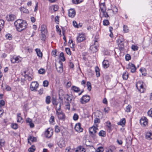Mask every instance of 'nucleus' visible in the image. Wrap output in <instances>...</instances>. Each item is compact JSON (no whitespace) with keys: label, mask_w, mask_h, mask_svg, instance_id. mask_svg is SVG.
Segmentation results:
<instances>
[{"label":"nucleus","mask_w":152,"mask_h":152,"mask_svg":"<svg viewBox=\"0 0 152 152\" xmlns=\"http://www.w3.org/2000/svg\"><path fill=\"white\" fill-rule=\"evenodd\" d=\"M100 9L101 12H104L106 10V7L104 3H102L99 5Z\"/></svg>","instance_id":"21"},{"label":"nucleus","mask_w":152,"mask_h":152,"mask_svg":"<svg viewBox=\"0 0 152 152\" xmlns=\"http://www.w3.org/2000/svg\"><path fill=\"white\" fill-rule=\"evenodd\" d=\"M100 119L99 118H96L94 120V123H99L100 122Z\"/></svg>","instance_id":"61"},{"label":"nucleus","mask_w":152,"mask_h":152,"mask_svg":"<svg viewBox=\"0 0 152 152\" xmlns=\"http://www.w3.org/2000/svg\"><path fill=\"white\" fill-rule=\"evenodd\" d=\"M35 150V147L34 145H32L31 147L28 149L29 152H33Z\"/></svg>","instance_id":"42"},{"label":"nucleus","mask_w":152,"mask_h":152,"mask_svg":"<svg viewBox=\"0 0 152 152\" xmlns=\"http://www.w3.org/2000/svg\"><path fill=\"white\" fill-rule=\"evenodd\" d=\"M85 37L83 34H79L77 37V42H80L85 40Z\"/></svg>","instance_id":"10"},{"label":"nucleus","mask_w":152,"mask_h":152,"mask_svg":"<svg viewBox=\"0 0 152 152\" xmlns=\"http://www.w3.org/2000/svg\"><path fill=\"white\" fill-rule=\"evenodd\" d=\"M96 43H98L96 40H95L94 42V45L91 46L90 48V50L93 53L96 52L98 50L97 45Z\"/></svg>","instance_id":"8"},{"label":"nucleus","mask_w":152,"mask_h":152,"mask_svg":"<svg viewBox=\"0 0 152 152\" xmlns=\"http://www.w3.org/2000/svg\"><path fill=\"white\" fill-rule=\"evenodd\" d=\"M136 87L140 92L142 93L144 92V88L143 87V82L142 81H138L136 84Z\"/></svg>","instance_id":"3"},{"label":"nucleus","mask_w":152,"mask_h":152,"mask_svg":"<svg viewBox=\"0 0 152 152\" xmlns=\"http://www.w3.org/2000/svg\"><path fill=\"white\" fill-rule=\"evenodd\" d=\"M132 108L131 106L129 105L126 106V111L127 112H129L130 111L131 109Z\"/></svg>","instance_id":"46"},{"label":"nucleus","mask_w":152,"mask_h":152,"mask_svg":"<svg viewBox=\"0 0 152 152\" xmlns=\"http://www.w3.org/2000/svg\"><path fill=\"white\" fill-rule=\"evenodd\" d=\"M31 141L32 142H35L36 141V138L35 137H32L31 136H30L28 139V142L31 144L30 141Z\"/></svg>","instance_id":"22"},{"label":"nucleus","mask_w":152,"mask_h":152,"mask_svg":"<svg viewBox=\"0 0 152 152\" xmlns=\"http://www.w3.org/2000/svg\"><path fill=\"white\" fill-rule=\"evenodd\" d=\"M5 37L7 39L11 40L12 39V36L10 34H8L6 35Z\"/></svg>","instance_id":"44"},{"label":"nucleus","mask_w":152,"mask_h":152,"mask_svg":"<svg viewBox=\"0 0 152 152\" xmlns=\"http://www.w3.org/2000/svg\"><path fill=\"white\" fill-rule=\"evenodd\" d=\"M63 67H56V69L58 72L61 73L63 70Z\"/></svg>","instance_id":"41"},{"label":"nucleus","mask_w":152,"mask_h":152,"mask_svg":"<svg viewBox=\"0 0 152 152\" xmlns=\"http://www.w3.org/2000/svg\"><path fill=\"white\" fill-rule=\"evenodd\" d=\"M81 124L80 123H77L75 125V129L78 132H82L83 131V129L81 127Z\"/></svg>","instance_id":"14"},{"label":"nucleus","mask_w":152,"mask_h":152,"mask_svg":"<svg viewBox=\"0 0 152 152\" xmlns=\"http://www.w3.org/2000/svg\"><path fill=\"white\" fill-rule=\"evenodd\" d=\"M87 89L89 91H90L91 90V84L90 82L88 81L87 82Z\"/></svg>","instance_id":"39"},{"label":"nucleus","mask_w":152,"mask_h":152,"mask_svg":"<svg viewBox=\"0 0 152 152\" xmlns=\"http://www.w3.org/2000/svg\"><path fill=\"white\" fill-rule=\"evenodd\" d=\"M78 118V115L77 114H75L73 116V119L75 121L77 120Z\"/></svg>","instance_id":"54"},{"label":"nucleus","mask_w":152,"mask_h":152,"mask_svg":"<svg viewBox=\"0 0 152 152\" xmlns=\"http://www.w3.org/2000/svg\"><path fill=\"white\" fill-rule=\"evenodd\" d=\"M140 71L142 73V74L144 75H145L146 74V71L144 67H142L140 69Z\"/></svg>","instance_id":"31"},{"label":"nucleus","mask_w":152,"mask_h":152,"mask_svg":"<svg viewBox=\"0 0 152 152\" xmlns=\"http://www.w3.org/2000/svg\"><path fill=\"white\" fill-rule=\"evenodd\" d=\"M55 131L57 133L59 132L60 130L59 127L58 126H55Z\"/></svg>","instance_id":"56"},{"label":"nucleus","mask_w":152,"mask_h":152,"mask_svg":"<svg viewBox=\"0 0 152 152\" xmlns=\"http://www.w3.org/2000/svg\"><path fill=\"white\" fill-rule=\"evenodd\" d=\"M51 8L55 11H56L58 10L59 7L57 5H55L52 6Z\"/></svg>","instance_id":"43"},{"label":"nucleus","mask_w":152,"mask_h":152,"mask_svg":"<svg viewBox=\"0 0 152 152\" xmlns=\"http://www.w3.org/2000/svg\"><path fill=\"white\" fill-rule=\"evenodd\" d=\"M4 24V21L3 20H0V31L3 28Z\"/></svg>","instance_id":"34"},{"label":"nucleus","mask_w":152,"mask_h":152,"mask_svg":"<svg viewBox=\"0 0 152 152\" xmlns=\"http://www.w3.org/2000/svg\"><path fill=\"white\" fill-rule=\"evenodd\" d=\"M73 26L76 28H78L79 27V26H78V24L75 21H74L73 22Z\"/></svg>","instance_id":"59"},{"label":"nucleus","mask_w":152,"mask_h":152,"mask_svg":"<svg viewBox=\"0 0 152 152\" xmlns=\"http://www.w3.org/2000/svg\"><path fill=\"white\" fill-rule=\"evenodd\" d=\"M110 23L108 20L105 19L103 21V24L104 26H108L109 25Z\"/></svg>","instance_id":"45"},{"label":"nucleus","mask_w":152,"mask_h":152,"mask_svg":"<svg viewBox=\"0 0 152 152\" xmlns=\"http://www.w3.org/2000/svg\"><path fill=\"white\" fill-rule=\"evenodd\" d=\"M45 102L47 104H49L50 102V96H48L46 97Z\"/></svg>","instance_id":"38"},{"label":"nucleus","mask_w":152,"mask_h":152,"mask_svg":"<svg viewBox=\"0 0 152 152\" xmlns=\"http://www.w3.org/2000/svg\"><path fill=\"white\" fill-rule=\"evenodd\" d=\"M59 58L60 59V61H59L58 62H56V66L57 63L59 64L60 65V66H63V64L61 61H64L65 60V58L64 56V54L63 53L61 52L60 53Z\"/></svg>","instance_id":"7"},{"label":"nucleus","mask_w":152,"mask_h":152,"mask_svg":"<svg viewBox=\"0 0 152 152\" xmlns=\"http://www.w3.org/2000/svg\"><path fill=\"white\" fill-rule=\"evenodd\" d=\"M52 102L53 104L54 105H55L57 106V105L58 104V103H57L56 102V99L53 97V98Z\"/></svg>","instance_id":"47"},{"label":"nucleus","mask_w":152,"mask_h":152,"mask_svg":"<svg viewBox=\"0 0 152 152\" xmlns=\"http://www.w3.org/2000/svg\"><path fill=\"white\" fill-rule=\"evenodd\" d=\"M72 89L73 90L74 92H78L80 91V89L79 88L75 86H72Z\"/></svg>","instance_id":"30"},{"label":"nucleus","mask_w":152,"mask_h":152,"mask_svg":"<svg viewBox=\"0 0 152 152\" xmlns=\"http://www.w3.org/2000/svg\"><path fill=\"white\" fill-rule=\"evenodd\" d=\"M11 127L15 129H17L18 128V126L16 124H13L11 125Z\"/></svg>","instance_id":"50"},{"label":"nucleus","mask_w":152,"mask_h":152,"mask_svg":"<svg viewBox=\"0 0 152 152\" xmlns=\"http://www.w3.org/2000/svg\"><path fill=\"white\" fill-rule=\"evenodd\" d=\"M147 113L148 115L152 117V108H151L150 110Z\"/></svg>","instance_id":"58"},{"label":"nucleus","mask_w":152,"mask_h":152,"mask_svg":"<svg viewBox=\"0 0 152 152\" xmlns=\"http://www.w3.org/2000/svg\"><path fill=\"white\" fill-rule=\"evenodd\" d=\"M140 123L141 125L146 126L148 124V120L147 118L145 117H144L143 118H142L140 120Z\"/></svg>","instance_id":"19"},{"label":"nucleus","mask_w":152,"mask_h":152,"mask_svg":"<svg viewBox=\"0 0 152 152\" xmlns=\"http://www.w3.org/2000/svg\"><path fill=\"white\" fill-rule=\"evenodd\" d=\"M14 25L17 31L21 32L26 28L27 23L26 21L21 19H18L15 21Z\"/></svg>","instance_id":"1"},{"label":"nucleus","mask_w":152,"mask_h":152,"mask_svg":"<svg viewBox=\"0 0 152 152\" xmlns=\"http://www.w3.org/2000/svg\"><path fill=\"white\" fill-rule=\"evenodd\" d=\"M41 34L42 37L44 38L45 37V34H47V30L46 26L45 25H43L41 26Z\"/></svg>","instance_id":"12"},{"label":"nucleus","mask_w":152,"mask_h":152,"mask_svg":"<svg viewBox=\"0 0 152 152\" xmlns=\"http://www.w3.org/2000/svg\"><path fill=\"white\" fill-rule=\"evenodd\" d=\"M57 51L56 50H55L54 51L53 50L52 52V54L53 56L55 57L56 55Z\"/></svg>","instance_id":"64"},{"label":"nucleus","mask_w":152,"mask_h":152,"mask_svg":"<svg viewBox=\"0 0 152 152\" xmlns=\"http://www.w3.org/2000/svg\"><path fill=\"white\" fill-rule=\"evenodd\" d=\"M38 86L39 84L37 82H32L30 85V89L31 91H36Z\"/></svg>","instance_id":"4"},{"label":"nucleus","mask_w":152,"mask_h":152,"mask_svg":"<svg viewBox=\"0 0 152 152\" xmlns=\"http://www.w3.org/2000/svg\"><path fill=\"white\" fill-rule=\"evenodd\" d=\"M83 0H72L73 3L75 4H79L83 1Z\"/></svg>","instance_id":"40"},{"label":"nucleus","mask_w":152,"mask_h":152,"mask_svg":"<svg viewBox=\"0 0 152 152\" xmlns=\"http://www.w3.org/2000/svg\"><path fill=\"white\" fill-rule=\"evenodd\" d=\"M16 18L15 15L12 14H10L7 15L6 17V20L8 22L13 21Z\"/></svg>","instance_id":"6"},{"label":"nucleus","mask_w":152,"mask_h":152,"mask_svg":"<svg viewBox=\"0 0 152 152\" xmlns=\"http://www.w3.org/2000/svg\"><path fill=\"white\" fill-rule=\"evenodd\" d=\"M5 89L7 91H11V88L10 86L7 85H6Z\"/></svg>","instance_id":"63"},{"label":"nucleus","mask_w":152,"mask_h":152,"mask_svg":"<svg viewBox=\"0 0 152 152\" xmlns=\"http://www.w3.org/2000/svg\"><path fill=\"white\" fill-rule=\"evenodd\" d=\"M115 149V148L114 146H112L106 148V152H113Z\"/></svg>","instance_id":"24"},{"label":"nucleus","mask_w":152,"mask_h":152,"mask_svg":"<svg viewBox=\"0 0 152 152\" xmlns=\"http://www.w3.org/2000/svg\"><path fill=\"white\" fill-rule=\"evenodd\" d=\"M56 114L59 119L63 120L65 119V114L62 112H58L57 111H56Z\"/></svg>","instance_id":"15"},{"label":"nucleus","mask_w":152,"mask_h":152,"mask_svg":"<svg viewBox=\"0 0 152 152\" xmlns=\"http://www.w3.org/2000/svg\"><path fill=\"white\" fill-rule=\"evenodd\" d=\"M57 144L59 147L61 148L64 147L65 146L64 141L62 139H61L58 142Z\"/></svg>","instance_id":"18"},{"label":"nucleus","mask_w":152,"mask_h":152,"mask_svg":"<svg viewBox=\"0 0 152 152\" xmlns=\"http://www.w3.org/2000/svg\"><path fill=\"white\" fill-rule=\"evenodd\" d=\"M21 60V58L20 56H13L11 59V61L12 62L14 63H18L20 62Z\"/></svg>","instance_id":"9"},{"label":"nucleus","mask_w":152,"mask_h":152,"mask_svg":"<svg viewBox=\"0 0 152 152\" xmlns=\"http://www.w3.org/2000/svg\"><path fill=\"white\" fill-rule=\"evenodd\" d=\"M35 51L37 53V55L39 57H42V53L40 49L39 48L35 49Z\"/></svg>","instance_id":"23"},{"label":"nucleus","mask_w":152,"mask_h":152,"mask_svg":"<svg viewBox=\"0 0 152 152\" xmlns=\"http://www.w3.org/2000/svg\"><path fill=\"white\" fill-rule=\"evenodd\" d=\"M131 58V56L129 54H127L125 56L126 60L127 61H129Z\"/></svg>","instance_id":"55"},{"label":"nucleus","mask_w":152,"mask_h":152,"mask_svg":"<svg viewBox=\"0 0 152 152\" xmlns=\"http://www.w3.org/2000/svg\"><path fill=\"white\" fill-rule=\"evenodd\" d=\"M59 16H57L55 17V21L56 23L58 24L59 22Z\"/></svg>","instance_id":"57"},{"label":"nucleus","mask_w":152,"mask_h":152,"mask_svg":"<svg viewBox=\"0 0 152 152\" xmlns=\"http://www.w3.org/2000/svg\"><path fill=\"white\" fill-rule=\"evenodd\" d=\"M25 78L26 79H27L29 81H31V80L33 78V77L32 75H23Z\"/></svg>","instance_id":"25"},{"label":"nucleus","mask_w":152,"mask_h":152,"mask_svg":"<svg viewBox=\"0 0 152 152\" xmlns=\"http://www.w3.org/2000/svg\"><path fill=\"white\" fill-rule=\"evenodd\" d=\"M106 126L109 129H111V124L110 121H107L106 122Z\"/></svg>","instance_id":"48"},{"label":"nucleus","mask_w":152,"mask_h":152,"mask_svg":"<svg viewBox=\"0 0 152 152\" xmlns=\"http://www.w3.org/2000/svg\"><path fill=\"white\" fill-rule=\"evenodd\" d=\"M65 50L67 54L69 55H70L71 54V51L69 48H66Z\"/></svg>","instance_id":"60"},{"label":"nucleus","mask_w":152,"mask_h":152,"mask_svg":"<svg viewBox=\"0 0 152 152\" xmlns=\"http://www.w3.org/2000/svg\"><path fill=\"white\" fill-rule=\"evenodd\" d=\"M103 151L104 149L102 147H99L96 150L97 152H102Z\"/></svg>","instance_id":"49"},{"label":"nucleus","mask_w":152,"mask_h":152,"mask_svg":"<svg viewBox=\"0 0 152 152\" xmlns=\"http://www.w3.org/2000/svg\"><path fill=\"white\" fill-rule=\"evenodd\" d=\"M124 31L125 32H127L129 31L128 27L127 26L124 25L123 26Z\"/></svg>","instance_id":"53"},{"label":"nucleus","mask_w":152,"mask_h":152,"mask_svg":"<svg viewBox=\"0 0 152 152\" xmlns=\"http://www.w3.org/2000/svg\"><path fill=\"white\" fill-rule=\"evenodd\" d=\"M99 135L100 136L105 137L106 136V132L103 130H101L99 132Z\"/></svg>","instance_id":"32"},{"label":"nucleus","mask_w":152,"mask_h":152,"mask_svg":"<svg viewBox=\"0 0 152 152\" xmlns=\"http://www.w3.org/2000/svg\"><path fill=\"white\" fill-rule=\"evenodd\" d=\"M102 65L104 66H109V61L107 60H104L102 62Z\"/></svg>","instance_id":"29"},{"label":"nucleus","mask_w":152,"mask_h":152,"mask_svg":"<svg viewBox=\"0 0 152 152\" xmlns=\"http://www.w3.org/2000/svg\"><path fill=\"white\" fill-rule=\"evenodd\" d=\"M53 130L51 129H48L45 132V137L47 138L50 137L53 135Z\"/></svg>","instance_id":"11"},{"label":"nucleus","mask_w":152,"mask_h":152,"mask_svg":"<svg viewBox=\"0 0 152 152\" xmlns=\"http://www.w3.org/2000/svg\"><path fill=\"white\" fill-rule=\"evenodd\" d=\"M38 72L39 74H44L45 72V70L43 68H41L38 70Z\"/></svg>","instance_id":"36"},{"label":"nucleus","mask_w":152,"mask_h":152,"mask_svg":"<svg viewBox=\"0 0 152 152\" xmlns=\"http://www.w3.org/2000/svg\"><path fill=\"white\" fill-rule=\"evenodd\" d=\"M90 97L89 95H86L83 96L80 99V103L85 104L88 102L90 100Z\"/></svg>","instance_id":"5"},{"label":"nucleus","mask_w":152,"mask_h":152,"mask_svg":"<svg viewBox=\"0 0 152 152\" xmlns=\"http://www.w3.org/2000/svg\"><path fill=\"white\" fill-rule=\"evenodd\" d=\"M48 85V82L47 80H45L43 82V86L44 87H47Z\"/></svg>","instance_id":"52"},{"label":"nucleus","mask_w":152,"mask_h":152,"mask_svg":"<svg viewBox=\"0 0 152 152\" xmlns=\"http://www.w3.org/2000/svg\"><path fill=\"white\" fill-rule=\"evenodd\" d=\"M23 72L24 75H32L33 74L32 70L31 69H28V68L25 70Z\"/></svg>","instance_id":"20"},{"label":"nucleus","mask_w":152,"mask_h":152,"mask_svg":"<svg viewBox=\"0 0 152 152\" xmlns=\"http://www.w3.org/2000/svg\"><path fill=\"white\" fill-rule=\"evenodd\" d=\"M5 104L4 101L3 100H1L0 101V106L1 107L4 106Z\"/></svg>","instance_id":"62"},{"label":"nucleus","mask_w":152,"mask_h":152,"mask_svg":"<svg viewBox=\"0 0 152 152\" xmlns=\"http://www.w3.org/2000/svg\"><path fill=\"white\" fill-rule=\"evenodd\" d=\"M146 138L148 140L152 139V133L151 132H147L146 134Z\"/></svg>","instance_id":"28"},{"label":"nucleus","mask_w":152,"mask_h":152,"mask_svg":"<svg viewBox=\"0 0 152 152\" xmlns=\"http://www.w3.org/2000/svg\"><path fill=\"white\" fill-rule=\"evenodd\" d=\"M132 49L134 51L137 50L138 48V47L134 45H132Z\"/></svg>","instance_id":"51"},{"label":"nucleus","mask_w":152,"mask_h":152,"mask_svg":"<svg viewBox=\"0 0 152 152\" xmlns=\"http://www.w3.org/2000/svg\"><path fill=\"white\" fill-rule=\"evenodd\" d=\"M95 72L96 73V75L97 77L100 76V69L99 67H95Z\"/></svg>","instance_id":"27"},{"label":"nucleus","mask_w":152,"mask_h":152,"mask_svg":"<svg viewBox=\"0 0 152 152\" xmlns=\"http://www.w3.org/2000/svg\"><path fill=\"white\" fill-rule=\"evenodd\" d=\"M75 11L74 9H71L69 10L68 15L69 17L73 18L75 16Z\"/></svg>","instance_id":"16"},{"label":"nucleus","mask_w":152,"mask_h":152,"mask_svg":"<svg viewBox=\"0 0 152 152\" xmlns=\"http://www.w3.org/2000/svg\"><path fill=\"white\" fill-rule=\"evenodd\" d=\"M97 129V127L94 126H92L89 129V132L91 134H94L96 133Z\"/></svg>","instance_id":"17"},{"label":"nucleus","mask_w":152,"mask_h":152,"mask_svg":"<svg viewBox=\"0 0 152 152\" xmlns=\"http://www.w3.org/2000/svg\"><path fill=\"white\" fill-rule=\"evenodd\" d=\"M126 120L125 118H123L118 123V125H120L124 126L125 124Z\"/></svg>","instance_id":"26"},{"label":"nucleus","mask_w":152,"mask_h":152,"mask_svg":"<svg viewBox=\"0 0 152 152\" xmlns=\"http://www.w3.org/2000/svg\"><path fill=\"white\" fill-rule=\"evenodd\" d=\"M20 10L21 12H22L23 13H28L29 11L27 9H26L25 8L23 7H21Z\"/></svg>","instance_id":"37"},{"label":"nucleus","mask_w":152,"mask_h":152,"mask_svg":"<svg viewBox=\"0 0 152 152\" xmlns=\"http://www.w3.org/2000/svg\"><path fill=\"white\" fill-rule=\"evenodd\" d=\"M64 99L68 101L66 106L67 107L69 106V103L71 102L72 101V98L71 97V96L69 95L66 94L65 96L64 97ZM67 108H68V107H67Z\"/></svg>","instance_id":"13"},{"label":"nucleus","mask_w":152,"mask_h":152,"mask_svg":"<svg viewBox=\"0 0 152 152\" xmlns=\"http://www.w3.org/2000/svg\"><path fill=\"white\" fill-rule=\"evenodd\" d=\"M120 50H123L124 47V39L122 36H119L117 41Z\"/></svg>","instance_id":"2"},{"label":"nucleus","mask_w":152,"mask_h":152,"mask_svg":"<svg viewBox=\"0 0 152 152\" xmlns=\"http://www.w3.org/2000/svg\"><path fill=\"white\" fill-rule=\"evenodd\" d=\"M122 77L124 80H126L128 77V74L126 72H125L123 74Z\"/></svg>","instance_id":"33"},{"label":"nucleus","mask_w":152,"mask_h":152,"mask_svg":"<svg viewBox=\"0 0 152 152\" xmlns=\"http://www.w3.org/2000/svg\"><path fill=\"white\" fill-rule=\"evenodd\" d=\"M102 17H104L106 18L109 17V15L108 14L109 12H106V11H104V12H102Z\"/></svg>","instance_id":"35"}]
</instances>
